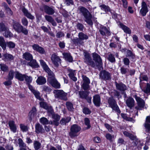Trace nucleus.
<instances>
[{
    "instance_id": "obj_1",
    "label": "nucleus",
    "mask_w": 150,
    "mask_h": 150,
    "mask_svg": "<svg viewBox=\"0 0 150 150\" xmlns=\"http://www.w3.org/2000/svg\"><path fill=\"white\" fill-rule=\"evenodd\" d=\"M79 13L85 18V21L90 25H92L93 23L92 20V15L88 10L83 6H80L78 8Z\"/></svg>"
},
{
    "instance_id": "obj_2",
    "label": "nucleus",
    "mask_w": 150,
    "mask_h": 150,
    "mask_svg": "<svg viewBox=\"0 0 150 150\" xmlns=\"http://www.w3.org/2000/svg\"><path fill=\"white\" fill-rule=\"evenodd\" d=\"M124 134L126 136L129 137L130 139L134 141V144L137 146V150H140L142 149L143 146V142L137 139L135 136L129 133L127 131L123 132Z\"/></svg>"
},
{
    "instance_id": "obj_3",
    "label": "nucleus",
    "mask_w": 150,
    "mask_h": 150,
    "mask_svg": "<svg viewBox=\"0 0 150 150\" xmlns=\"http://www.w3.org/2000/svg\"><path fill=\"white\" fill-rule=\"evenodd\" d=\"M83 55L84 56L83 58L84 62L85 63L93 67H96L95 63L92 60L89 53L86 52H84Z\"/></svg>"
},
{
    "instance_id": "obj_4",
    "label": "nucleus",
    "mask_w": 150,
    "mask_h": 150,
    "mask_svg": "<svg viewBox=\"0 0 150 150\" xmlns=\"http://www.w3.org/2000/svg\"><path fill=\"white\" fill-rule=\"evenodd\" d=\"M56 98L64 100H67V93L62 90H56L54 91Z\"/></svg>"
},
{
    "instance_id": "obj_5",
    "label": "nucleus",
    "mask_w": 150,
    "mask_h": 150,
    "mask_svg": "<svg viewBox=\"0 0 150 150\" xmlns=\"http://www.w3.org/2000/svg\"><path fill=\"white\" fill-rule=\"evenodd\" d=\"M81 127L76 125H74L71 126V131L69 135L71 138H73L78 136L77 133L81 130Z\"/></svg>"
},
{
    "instance_id": "obj_6",
    "label": "nucleus",
    "mask_w": 150,
    "mask_h": 150,
    "mask_svg": "<svg viewBox=\"0 0 150 150\" xmlns=\"http://www.w3.org/2000/svg\"><path fill=\"white\" fill-rule=\"evenodd\" d=\"M48 81L51 84L52 86L54 87L59 88H60V85L54 76V74L53 73V75H49Z\"/></svg>"
},
{
    "instance_id": "obj_7",
    "label": "nucleus",
    "mask_w": 150,
    "mask_h": 150,
    "mask_svg": "<svg viewBox=\"0 0 150 150\" xmlns=\"http://www.w3.org/2000/svg\"><path fill=\"white\" fill-rule=\"evenodd\" d=\"M99 76L100 79L104 80H109L111 79L110 74L105 70L100 71Z\"/></svg>"
},
{
    "instance_id": "obj_8",
    "label": "nucleus",
    "mask_w": 150,
    "mask_h": 150,
    "mask_svg": "<svg viewBox=\"0 0 150 150\" xmlns=\"http://www.w3.org/2000/svg\"><path fill=\"white\" fill-rule=\"evenodd\" d=\"M93 60L96 62V66L101 67L102 66L103 63L100 57L96 53H93Z\"/></svg>"
},
{
    "instance_id": "obj_9",
    "label": "nucleus",
    "mask_w": 150,
    "mask_h": 150,
    "mask_svg": "<svg viewBox=\"0 0 150 150\" xmlns=\"http://www.w3.org/2000/svg\"><path fill=\"white\" fill-rule=\"evenodd\" d=\"M51 59L52 63L55 67H58L61 63V59L59 57L55 54L52 55Z\"/></svg>"
},
{
    "instance_id": "obj_10",
    "label": "nucleus",
    "mask_w": 150,
    "mask_h": 150,
    "mask_svg": "<svg viewBox=\"0 0 150 150\" xmlns=\"http://www.w3.org/2000/svg\"><path fill=\"white\" fill-rule=\"evenodd\" d=\"M52 118L53 119L52 121L49 122V124L57 126L59 125V121L60 117L57 114H54L52 115Z\"/></svg>"
},
{
    "instance_id": "obj_11",
    "label": "nucleus",
    "mask_w": 150,
    "mask_h": 150,
    "mask_svg": "<svg viewBox=\"0 0 150 150\" xmlns=\"http://www.w3.org/2000/svg\"><path fill=\"white\" fill-rule=\"evenodd\" d=\"M141 6L142 8L140 11V13L142 16H145L148 11L147 5L145 2L142 1Z\"/></svg>"
},
{
    "instance_id": "obj_12",
    "label": "nucleus",
    "mask_w": 150,
    "mask_h": 150,
    "mask_svg": "<svg viewBox=\"0 0 150 150\" xmlns=\"http://www.w3.org/2000/svg\"><path fill=\"white\" fill-rule=\"evenodd\" d=\"M40 62L44 69L48 73V75H53V73L51 71L48 66L46 64L45 62L42 59L40 60Z\"/></svg>"
},
{
    "instance_id": "obj_13",
    "label": "nucleus",
    "mask_w": 150,
    "mask_h": 150,
    "mask_svg": "<svg viewBox=\"0 0 150 150\" xmlns=\"http://www.w3.org/2000/svg\"><path fill=\"white\" fill-rule=\"evenodd\" d=\"M93 103L95 106L97 107H99L101 104V99L100 96L98 95H96L93 97Z\"/></svg>"
},
{
    "instance_id": "obj_14",
    "label": "nucleus",
    "mask_w": 150,
    "mask_h": 150,
    "mask_svg": "<svg viewBox=\"0 0 150 150\" xmlns=\"http://www.w3.org/2000/svg\"><path fill=\"white\" fill-rule=\"evenodd\" d=\"M29 88L37 99L40 100V93L38 91L35 90L30 85H29Z\"/></svg>"
},
{
    "instance_id": "obj_15",
    "label": "nucleus",
    "mask_w": 150,
    "mask_h": 150,
    "mask_svg": "<svg viewBox=\"0 0 150 150\" xmlns=\"http://www.w3.org/2000/svg\"><path fill=\"white\" fill-rule=\"evenodd\" d=\"M14 57L11 54L5 53L2 54V59L5 62L11 61L13 59Z\"/></svg>"
},
{
    "instance_id": "obj_16",
    "label": "nucleus",
    "mask_w": 150,
    "mask_h": 150,
    "mask_svg": "<svg viewBox=\"0 0 150 150\" xmlns=\"http://www.w3.org/2000/svg\"><path fill=\"white\" fill-rule=\"evenodd\" d=\"M13 26L14 30L18 33H20V31L22 26L18 22L14 20H13Z\"/></svg>"
},
{
    "instance_id": "obj_17",
    "label": "nucleus",
    "mask_w": 150,
    "mask_h": 150,
    "mask_svg": "<svg viewBox=\"0 0 150 150\" xmlns=\"http://www.w3.org/2000/svg\"><path fill=\"white\" fill-rule=\"evenodd\" d=\"M118 25L120 26L126 33L130 34L131 33V31L130 28L126 25H123L120 22L119 23Z\"/></svg>"
},
{
    "instance_id": "obj_18",
    "label": "nucleus",
    "mask_w": 150,
    "mask_h": 150,
    "mask_svg": "<svg viewBox=\"0 0 150 150\" xmlns=\"http://www.w3.org/2000/svg\"><path fill=\"white\" fill-rule=\"evenodd\" d=\"M45 12L49 15H52L54 13L55 11L52 8L48 6H45L44 7Z\"/></svg>"
},
{
    "instance_id": "obj_19",
    "label": "nucleus",
    "mask_w": 150,
    "mask_h": 150,
    "mask_svg": "<svg viewBox=\"0 0 150 150\" xmlns=\"http://www.w3.org/2000/svg\"><path fill=\"white\" fill-rule=\"evenodd\" d=\"M35 132L37 133H42L44 132V130L42 126L39 123H37L35 125Z\"/></svg>"
},
{
    "instance_id": "obj_20",
    "label": "nucleus",
    "mask_w": 150,
    "mask_h": 150,
    "mask_svg": "<svg viewBox=\"0 0 150 150\" xmlns=\"http://www.w3.org/2000/svg\"><path fill=\"white\" fill-rule=\"evenodd\" d=\"M134 97L137 102L139 107L140 108H143L145 104L144 100L138 97L136 95L134 96Z\"/></svg>"
},
{
    "instance_id": "obj_21",
    "label": "nucleus",
    "mask_w": 150,
    "mask_h": 150,
    "mask_svg": "<svg viewBox=\"0 0 150 150\" xmlns=\"http://www.w3.org/2000/svg\"><path fill=\"white\" fill-rule=\"evenodd\" d=\"M99 31L100 34L102 35H105L106 34H107L108 35H110V31L106 27L101 26Z\"/></svg>"
},
{
    "instance_id": "obj_22",
    "label": "nucleus",
    "mask_w": 150,
    "mask_h": 150,
    "mask_svg": "<svg viewBox=\"0 0 150 150\" xmlns=\"http://www.w3.org/2000/svg\"><path fill=\"white\" fill-rule=\"evenodd\" d=\"M127 105L129 108L133 107L134 105V99L131 97H129L127 99L126 101Z\"/></svg>"
},
{
    "instance_id": "obj_23",
    "label": "nucleus",
    "mask_w": 150,
    "mask_h": 150,
    "mask_svg": "<svg viewBox=\"0 0 150 150\" xmlns=\"http://www.w3.org/2000/svg\"><path fill=\"white\" fill-rule=\"evenodd\" d=\"M25 74H23L18 71L15 72V78L20 81H23Z\"/></svg>"
},
{
    "instance_id": "obj_24",
    "label": "nucleus",
    "mask_w": 150,
    "mask_h": 150,
    "mask_svg": "<svg viewBox=\"0 0 150 150\" xmlns=\"http://www.w3.org/2000/svg\"><path fill=\"white\" fill-rule=\"evenodd\" d=\"M22 11L24 15L27 18L31 19H34V17L25 8H23L22 9Z\"/></svg>"
},
{
    "instance_id": "obj_25",
    "label": "nucleus",
    "mask_w": 150,
    "mask_h": 150,
    "mask_svg": "<svg viewBox=\"0 0 150 150\" xmlns=\"http://www.w3.org/2000/svg\"><path fill=\"white\" fill-rule=\"evenodd\" d=\"M117 89L121 91H124L127 89L126 86L122 83H117V82L115 83Z\"/></svg>"
},
{
    "instance_id": "obj_26",
    "label": "nucleus",
    "mask_w": 150,
    "mask_h": 150,
    "mask_svg": "<svg viewBox=\"0 0 150 150\" xmlns=\"http://www.w3.org/2000/svg\"><path fill=\"white\" fill-rule=\"evenodd\" d=\"M8 125L11 131L13 133H15L16 131L17 128L14 122L13 121H9Z\"/></svg>"
},
{
    "instance_id": "obj_27",
    "label": "nucleus",
    "mask_w": 150,
    "mask_h": 150,
    "mask_svg": "<svg viewBox=\"0 0 150 150\" xmlns=\"http://www.w3.org/2000/svg\"><path fill=\"white\" fill-rule=\"evenodd\" d=\"M45 17V18L46 21L50 23L52 25L54 26H56L57 23L52 16L49 15H46Z\"/></svg>"
},
{
    "instance_id": "obj_28",
    "label": "nucleus",
    "mask_w": 150,
    "mask_h": 150,
    "mask_svg": "<svg viewBox=\"0 0 150 150\" xmlns=\"http://www.w3.org/2000/svg\"><path fill=\"white\" fill-rule=\"evenodd\" d=\"M46 79L42 76H40L38 77L36 81L37 84L40 85L44 84L46 83Z\"/></svg>"
},
{
    "instance_id": "obj_29",
    "label": "nucleus",
    "mask_w": 150,
    "mask_h": 150,
    "mask_svg": "<svg viewBox=\"0 0 150 150\" xmlns=\"http://www.w3.org/2000/svg\"><path fill=\"white\" fill-rule=\"evenodd\" d=\"M72 41L75 45L79 46L81 45H83L84 43L83 40L79 38L74 39L72 40Z\"/></svg>"
},
{
    "instance_id": "obj_30",
    "label": "nucleus",
    "mask_w": 150,
    "mask_h": 150,
    "mask_svg": "<svg viewBox=\"0 0 150 150\" xmlns=\"http://www.w3.org/2000/svg\"><path fill=\"white\" fill-rule=\"evenodd\" d=\"M144 127L148 132L150 131V117L147 116L146 119V122Z\"/></svg>"
},
{
    "instance_id": "obj_31",
    "label": "nucleus",
    "mask_w": 150,
    "mask_h": 150,
    "mask_svg": "<svg viewBox=\"0 0 150 150\" xmlns=\"http://www.w3.org/2000/svg\"><path fill=\"white\" fill-rule=\"evenodd\" d=\"M28 64L33 68H38L39 67L36 60L34 59L31 60L30 62L28 63Z\"/></svg>"
},
{
    "instance_id": "obj_32",
    "label": "nucleus",
    "mask_w": 150,
    "mask_h": 150,
    "mask_svg": "<svg viewBox=\"0 0 150 150\" xmlns=\"http://www.w3.org/2000/svg\"><path fill=\"white\" fill-rule=\"evenodd\" d=\"M23 57L26 60L29 61L33 59V56L31 54L28 52L25 53L23 54Z\"/></svg>"
},
{
    "instance_id": "obj_33",
    "label": "nucleus",
    "mask_w": 150,
    "mask_h": 150,
    "mask_svg": "<svg viewBox=\"0 0 150 150\" xmlns=\"http://www.w3.org/2000/svg\"><path fill=\"white\" fill-rule=\"evenodd\" d=\"M64 56L66 61L69 62H71L72 61V57L70 53H64Z\"/></svg>"
},
{
    "instance_id": "obj_34",
    "label": "nucleus",
    "mask_w": 150,
    "mask_h": 150,
    "mask_svg": "<svg viewBox=\"0 0 150 150\" xmlns=\"http://www.w3.org/2000/svg\"><path fill=\"white\" fill-rule=\"evenodd\" d=\"M108 103L109 105V106L110 107L114 106L116 104L115 100L113 97H110L108 99Z\"/></svg>"
},
{
    "instance_id": "obj_35",
    "label": "nucleus",
    "mask_w": 150,
    "mask_h": 150,
    "mask_svg": "<svg viewBox=\"0 0 150 150\" xmlns=\"http://www.w3.org/2000/svg\"><path fill=\"white\" fill-rule=\"evenodd\" d=\"M71 120V118L68 117L62 118L60 121V123L62 125H65L66 123L69 122Z\"/></svg>"
},
{
    "instance_id": "obj_36",
    "label": "nucleus",
    "mask_w": 150,
    "mask_h": 150,
    "mask_svg": "<svg viewBox=\"0 0 150 150\" xmlns=\"http://www.w3.org/2000/svg\"><path fill=\"white\" fill-rule=\"evenodd\" d=\"M0 46L4 50H6V44L5 42L4 38L2 37H0Z\"/></svg>"
},
{
    "instance_id": "obj_37",
    "label": "nucleus",
    "mask_w": 150,
    "mask_h": 150,
    "mask_svg": "<svg viewBox=\"0 0 150 150\" xmlns=\"http://www.w3.org/2000/svg\"><path fill=\"white\" fill-rule=\"evenodd\" d=\"M78 37L83 40H86L88 38V36L82 32H80L78 34Z\"/></svg>"
},
{
    "instance_id": "obj_38",
    "label": "nucleus",
    "mask_w": 150,
    "mask_h": 150,
    "mask_svg": "<svg viewBox=\"0 0 150 150\" xmlns=\"http://www.w3.org/2000/svg\"><path fill=\"white\" fill-rule=\"evenodd\" d=\"M75 71L74 70H71L70 71V73L69 74V77L73 81H76L77 80V78L75 76Z\"/></svg>"
},
{
    "instance_id": "obj_39",
    "label": "nucleus",
    "mask_w": 150,
    "mask_h": 150,
    "mask_svg": "<svg viewBox=\"0 0 150 150\" xmlns=\"http://www.w3.org/2000/svg\"><path fill=\"white\" fill-rule=\"evenodd\" d=\"M0 69L4 72H7L8 70V67L6 64L3 63L0 64Z\"/></svg>"
},
{
    "instance_id": "obj_40",
    "label": "nucleus",
    "mask_w": 150,
    "mask_h": 150,
    "mask_svg": "<svg viewBox=\"0 0 150 150\" xmlns=\"http://www.w3.org/2000/svg\"><path fill=\"white\" fill-rule=\"evenodd\" d=\"M79 94L81 98L85 99L88 96V93L86 91H80L79 92Z\"/></svg>"
},
{
    "instance_id": "obj_41",
    "label": "nucleus",
    "mask_w": 150,
    "mask_h": 150,
    "mask_svg": "<svg viewBox=\"0 0 150 150\" xmlns=\"http://www.w3.org/2000/svg\"><path fill=\"white\" fill-rule=\"evenodd\" d=\"M126 56L134 59L135 57V55L132 52L129 50H127L126 51Z\"/></svg>"
},
{
    "instance_id": "obj_42",
    "label": "nucleus",
    "mask_w": 150,
    "mask_h": 150,
    "mask_svg": "<svg viewBox=\"0 0 150 150\" xmlns=\"http://www.w3.org/2000/svg\"><path fill=\"white\" fill-rule=\"evenodd\" d=\"M41 144L37 141H35L33 143L34 148L35 150H38L41 147Z\"/></svg>"
},
{
    "instance_id": "obj_43",
    "label": "nucleus",
    "mask_w": 150,
    "mask_h": 150,
    "mask_svg": "<svg viewBox=\"0 0 150 150\" xmlns=\"http://www.w3.org/2000/svg\"><path fill=\"white\" fill-rule=\"evenodd\" d=\"M15 72L13 70H11L9 71L8 76V80H11L13 79Z\"/></svg>"
},
{
    "instance_id": "obj_44",
    "label": "nucleus",
    "mask_w": 150,
    "mask_h": 150,
    "mask_svg": "<svg viewBox=\"0 0 150 150\" xmlns=\"http://www.w3.org/2000/svg\"><path fill=\"white\" fill-rule=\"evenodd\" d=\"M24 79L27 83L28 84L29 87V85H30V83L32 81V77L30 76H28L25 74Z\"/></svg>"
},
{
    "instance_id": "obj_45",
    "label": "nucleus",
    "mask_w": 150,
    "mask_h": 150,
    "mask_svg": "<svg viewBox=\"0 0 150 150\" xmlns=\"http://www.w3.org/2000/svg\"><path fill=\"white\" fill-rule=\"evenodd\" d=\"M4 36L6 38L11 37L13 36V34L8 30V28L4 31Z\"/></svg>"
},
{
    "instance_id": "obj_46",
    "label": "nucleus",
    "mask_w": 150,
    "mask_h": 150,
    "mask_svg": "<svg viewBox=\"0 0 150 150\" xmlns=\"http://www.w3.org/2000/svg\"><path fill=\"white\" fill-rule=\"evenodd\" d=\"M108 59L110 62L112 63L115 62V58L114 55L111 54H109Z\"/></svg>"
},
{
    "instance_id": "obj_47",
    "label": "nucleus",
    "mask_w": 150,
    "mask_h": 150,
    "mask_svg": "<svg viewBox=\"0 0 150 150\" xmlns=\"http://www.w3.org/2000/svg\"><path fill=\"white\" fill-rule=\"evenodd\" d=\"M40 122L43 125L49 124L48 120L45 117H42L40 119Z\"/></svg>"
},
{
    "instance_id": "obj_48",
    "label": "nucleus",
    "mask_w": 150,
    "mask_h": 150,
    "mask_svg": "<svg viewBox=\"0 0 150 150\" xmlns=\"http://www.w3.org/2000/svg\"><path fill=\"white\" fill-rule=\"evenodd\" d=\"M36 108L34 107H33L29 114V115L30 116L31 118L33 117L36 114Z\"/></svg>"
},
{
    "instance_id": "obj_49",
    "label": "nucleus",
    "mask_w": 150,
    "mask_h": 150,
    "mask_svg": "<svg viewBox=\"0 0 150 150\" xmlns=\"http://www.w3.org/2000/svg\"><path fill=\"white\" fill-rule=\"evenodd\" d=\"M102 10L105 11V12L110 11H111L110 8L105 5H102L100 6Z\"/></svg>"
},
{
    "instance_id": "obj_50",
    "label": "nucleus",
    "mask_w": 150,
    "mask_h": 150,
    "mask_svg": "<svg viewBox=\"0 0 150 150\" xmlns=\"http://www.w3.org/2000/svg\"><path fill=\"white\" fill-rule=\"evenodd\" d=\"M4 7L8 14L10 15H12L13 14V12L9 8L8 5L6 4H5L4 6Z\"/></svg>"
},
{
    "instance_id": "obj_51",
    "label": "nucleus",
    "mask_w": 150,
    "mask_h": 150,
    "mask_svg": "<svg viewBox=\"0 0 150 150\" xmlns=\"http://www.w3.org/2000/svg\"><path fill=\"white\" fill-rule=\"evenodd\" d=\"M66 105L68 110L69 111H72L73 110L74 108L72 104L69 102L66 103Z\"/></svg>"
},
{
    "instance_id": "obj_52",
    "label": "nucleus",
    "mask_w": 150,
    "mask_h": 150,
    "mask_svg": "<svg viewBox=\"0 0 150 150\" xmlns=\"http://www.w3.org/2000/svg\"><path fill=\"white\" fill-rule=\"evenodd\" d=\"M120 70L121 73L122 74H127L129 71L128 69L124 67H121Z\"/></svg>"
},
{
    "instance_id": "obj_53",
    "label": "nucleus",
    "mask_w": 150,
    "mask_h": 150,
    "mask_svg": "<svg viewBox=\"0 0 150 150\" xmlns=\"http://www.w3.org/2000/svg\"><path fill=\"white\" fill-rule=\"evenodd\" d=\"M46 109L47 110L48 115H52L53 114H54L53 109L51 106H48L47 108Z\"/></svg>"
},
{
    "instance_id": "obj_54",
    "label": "nucleus",
    "mask_w": 150,
    "mask_h": 150,
    "mask_svg": "<svg viewBox=\"0 0 150 150\" xmlns=\"http://www.w3.org/2000/svg\"><path fill=\"white\" fill-rule=\"evenodd\" d=\"M112 109L113 110H115V111L117 112L118 113H120L121 112L119 108L117 105V103L114 106L111 107Z\"/></svg>"
},
{
    "instance_id": "obj_55",
    "label": "nucleus",
    "mask_w": 150,
    "mask_h": 150,
    "mask_svg": "<svg viewBox=\"0 0 150 150\" xmlns=\"http://www.w3.org/2000/svg\"><path fill=\"white\" fill-rule=\"evenodd\" d=\"M6 44L7 47L10 48H14L15 46V43L11 41L7 42Z\"/></svg>"
},
{
    "instance_id": "obj_56",
    "label": "nucleus",
    "mask_w": 150,
    "mask_h": 150,
    "mask_svg": "<svg viewBox=\"0 0 150 150\" xmlns=\"http://www.w3.org/2000/svg\"><path fill=\"white\" fill-rule=\"evenodd\" d=\"M84 123L87 126V129L90 128L91 126L90 125V121L88 118H85L84 119Z\"/></svg>"
},
{
    "instance_id": "obj_57",
    "label": "nucleus",
    "mask_w": 150,
    "mask_h": 150,
    "mask_svg": "<svg viewBox=\"0 0 150 150\" xmlns=\"http://www.w3.org/2000/svg\"><path fill=\"white\" fill-rule=\"evenodd\" d=\"M18 141L20 147L23 148H25L26 147L25 144L23 142V140L21 139H18Z\"/></svg>"
},
{
    "instance_id": "obj_58",
    "label": "nucleus",
    "mask_w": 150,
    "mask_h": 150,
    "mask_svg": "<svg viewBox=\"0 0 150 150\" xmlns=\"http://www.w3.org/2000/svg\"><path fill=\"white\" fill-rule=\"evenodd\" d=\"M76 27L78 29L81 31H83L84 28L83 25L80 23H78L76 25Z\"/></svg>"
},
{
    "instance_id": "obj_59",
    "label": "nucleus",
    "mask_w": 150,
    "mask_h": 150,
    "mask_svg": "<svg viewBox=\"0 0 150 150\" xmlns=\"http://www.w3.org/2000/svg\"><path fill=\"white\" fill-rule=\"evenodd\" d=\"M82 77L83 81V83H90V81L89 79L86 76L83 75Z\"/></svg>"
},
{
    "instance_id": "obj_60",
    "label": "nucleus",
    "mask_w": 150,
    "mask_h": 150,
    "mask_svg": "<svg viewBox=\"0 0 150 150\" xmlns=\"http://www.w3.org/2000/svg\"><path fill=\"white\" fill-rule=\"evenodd\" d=\"M20 127L21 130L23 132H25L28 130V128L27 126H25L23 124H20Z\"/></svg>"
},
{
    "instance_id": "obj_61",
    "label": "nucleus",
    "mask_w": 150,
    "mask_h": 150,
    "mask_svg": "<svg viewBox=\"0 0 150 150\" xmlns=\"http://www.w3.org/2000/svg\"><path fill=\"white\" fill-rule=\"evenodd\" d=\"M21 22L22 24L25 26H27L28 23V21L27 19L23 17L21 19Z\"/></svg>"
},
{
    "instance_id": "obj_62",
    "label": "nucleus",
    "mask_w": 150,
    "mask_h": 150,
    "mask_svg": "<svg viewBox=\"0 0 150 150\" xmlns=\"http://www.w3.org/2000/svg\"><path fill=\"white\" fill-rule=\"evenodd\" d=\"M21 32H22L25 35H27L28 34V31L27 29L25 28H23L22 26L20 31V33Z\"/></svg>"
},
{
    "instance_id": "obj_63",
    "label": "nucleus",
    "mask_w": 150,
    "mask_h": 150,
    "mask_svg": "<svg viewBox=\"0 0 150 150\" xmlns=\"http://www.w3.org/2000/svg\"><path fill=\"white\" fill-rule=\"evenodd\" d=\"M7 28L2 23H0V31L2 32L5 31Z\"/></svg>"
},
{
    "instance_id": "obj_64",
    "label": "nucleus",
    "mask_w": 150,
    "mask_h": 150,
    "mask_svg": "<svg viewBox=\"0 0 150 150\" xmlns=\"http://www.w3.org/2000/svg\"><path fill=\"white\" fill-rule=\"evenodd\" d=\"M123 61L125 65L126 66H129L130 63L129 59L127 57L124 58L123 59Z\"/></svg>"
}]
</instances>
